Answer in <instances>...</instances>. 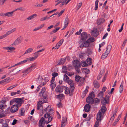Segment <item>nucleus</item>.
Listing matches in <instances>:
<instances>
[{"label": "nucleus", "instance_id": "56", "mask_svg": "<svg viewBox=\"0 0 127 127\" xmlns=\"http://www.w3.org/2000/svg\"><path fill=\"white\" fill-rule=\"evenodd\" d=\"M35 6L36 7H41L43 6V5L41 4L36 3L35 5Z\"/></svg>", "mask_w": 127, "mask_h": 127}, {"label": "nucleus", "instance_id": "52", "mask_svg": "<svg viewBox=\"0 0 127 127\" xmlns=\"http://www.w3.org/2000/svg\"><path fill=\"white\" fill-rule=\"evenodd\" d=\"M87 55V54L86 53H82L81 54H79V57L80 58H83L84 57V56H85Z\"/></svg>", "mask_w": 127, "mask_h": 127}, {"label": "nucleus", "instance_id": "48", "mask_svg": "<svg viewBox=\"0 0 127 127\" xmlns=\"http://www.w3.org/2000/svg\"><path fill=\"white\" fill-rule=\"evenodd\" d=\"M99 101L100 100L97 98H96L94 100V102L95 104H98L99 103Z\"/></svg>", "mask_w": 127, "mask_h": 127}, {"label": "nucleus", "instance_id": "29", "mask_svg": "<svg viewBox=\"0 0 127 127\" xmlns=\"http://www.w3.org/2000/svg\"><path fill=\"white\" fill-rule=\"evenodd\" d=\"M33 50V49L32 48H30L27 49L25 51L24 54H28L32 52Z\"/></svg>", "mask_w": 127, "mask_h": 127}, {"label": "nucleus", "instance_id": "47", "mask_svg": "<svg viewBox=\"0 0 127 127\" xmlns=\"http://www.w3.org/2000/svg\"><path fill=\"white\" fill-rule=\"evenodd\" d=\"M103 93L102 92H101L98 95V97H100L101 98H103Z\"/></svg>", "mask_w": 127, "mask_h": 127}, {"label": "nucleus", "instance_id": "6", "mask_svg": "<svg viewBox=\"0 0 127 127\" xmlns=\"http://www.w3.org/2000/svg\"><path fill=\"white\" fill-rule=\"evenodd\" d=\"M22 38L20 36L17 38L11 45L13 46L17 45L22 42Z\"/></svg>", "mask_w": 127, "mask_h": 127}, {"label": "nucleus", "instance_id": "59", "mask_svg": "<svg viewBox=\"0 0 127 127\" xmlns=\"http://www.w3.org/2000/svg\"><path fill=\"white\" fill-rule=\"evenodd\" d=\"M15 49V48L14 47H8V50L11 51H13Z\"/></svg>", "mask_w": 127, "mask_h": 127}, {"label": "nucleus", "instance_id": "23", "mask_svg": "<svg viewBox=\"0 0 127 127\" xmlns=\"http://www.w3.org/2000/svg\"><path fill=\"white\" fill-rule=\"evenodd\" d=\"M37 16V14H33L29 16L27 18V20H31L35 17Z\"/></svg>", "mask_w": 127, "mask_h": 127}, {"label": "nucleus", "instance_id": "19", "mask_svg": "<svg viewBox=\"0 0 127 127\" xmlns=\"http://www.w3.org/2000/svg\"><path fill=\"white\" fill-rule=\"evenodd\" d=\"M67 83L70 85L71 87V89H72V90H74V84L73 81L72 80H70Z\"/></svg>", "mask_w": 127, "mask_h": 127}, {"label": "nucleus", "instance_id": "27", "mask_svg": "<svg viewBox=\"0 0 127 127\" xmlns=\"http://www.w3.org/2000/svg\"><path fill=\"white\" fill-rule=\"evenodd\" d=\"M64 81L67 83L70 80H69V78L66 74L64 75Z\"/></svg>", "mask_w": 127, "mask_h": 127}, {"label": "nucleus", "instance_id": "17", "mask_svg": "<svg viewBox=\"0 0 127 127\" xmlns=\"http://www.w3.org/2000/svg\"><path fill=\"white\" fill-rule=\"evenodd\" d=\"M69 19L68 18H66L65 20L64 23V27L62 30H63L65 28L68 26L69 22Z\"/></svg>", "mask_w": 127, "mask_h": 127}, {"label": "nucleus", "instance_id": "34", "mask_svg": "<svg viewBox=\"0 0 127 127\" xmlns=\"http://www.w3.org/2000/svg\"><path fill=\"white\" fill-rule=\"evenodd\" d=\"M95 96V95L94 93V92L92 91L89 94V96L88 97L93 99Z\"/></svg>", "mask_w": 127, "mask_h": 127}, {"label": "nucleus", "instance_id": "21", "mask_svg": "<svg viewBox=\"0 0 127 127\" xmlns=\"http://www.w3.org/2000/svg\"><path fill=\"white\" fill-rule=\"evenodd\" d=\"M97 30L95 28H94L93 31L91 32V34L95 37H96L97 35L96 33H97Z\"/></svg>", "mask_w": 127, "mask_h": 127}, {"label": "nucleus", "instance_id": "58", "mask_svg": "<svg viewBox=\"0 0 127 127\" xmlns=\"http://www.w3.org/2000/svg\"><path fill=\"white\" fill-rule=\"evenodd\" d=\"M7 36L6 33L3 35L0 36V40L3 39Z\"/></svg>", "mask_w": 127, "mask_h": 127}, {"label": "nucleus", "instance_id": "43", "mask_svg": "<svg viewBox=\"0 0 127 127\" xmlns=\"http://www.w3.org/2000/svg\"><path fill=\"white\" fill-rule=\"evenodd\" d=\"M81 65L82 66L85 67L88 66L87 64L86 63V61L82 62L81 63L80 65Z\"/></svg>", "mask_w": 127, "mask_h": 127}, {"label": "nucleus", "instance_id": "33", "mask_svg": "<svg viewBox=\"0 0 127 127\" xmlns=\"http://www.w3.org/2000/svg\"><path fill=\"white\" fill-rule=\"evenodd\" d=\"M13 12L12 11L9 12L5 13V16L8 17H12L13 16Z\"/></svg>", "mask_w": 127, "mask_h": 127}, {"label": "nucleus", "instance_id": "40", "mask_svg": "<svg viewBox=\"0 0 127 127\" xmlns=\"http://www.w3.org/2000/svg\"><path fill=\"white\" fill-rule=\"evenodd\" d=\"M4 111L3 110H0V118L4 116Z\"/></svg>", "mask_w": 127, "mask_h": 127}, {"label": "nucleus", "instance_id": "37", "mask_svg": "<svg viewBox=\"0 0 127 127\" xmlns=\"http://www.w3.org/2000/svg\"><path fill=\"white\" fill-rule=\"evenodd\" d=\"M111 45H108L107 47V49L106 51L108 53H109L110 52V50L111 48Z\"/></svg>", "mask_w": 127, "mask_h": 127}, {"label": "nucleus", "instance_id": "25", "mask_svg": "<svg viewBox=\"0 0 127 127\" xmlns=\"http://www.w3.org/2000/svg\"><path fill=\"white\" fill-rule=\"evenodd\" d=\"M117 112V110H116L115 111H114L113 115L111 116L110 120V121L112 122L113 121L115 118V117L116 115Z\"/></svg>", "mask_w": 127, "mask_h": 127}, {"label": "nucleus", "instance_id": "46", "mask_svg": "<svg viewBox=\"0 0 127 127\" xmlns=\"http://www.w3.org/2000/svg\"><path fill=\"white\" fill-rule=\"evenodd\" d=\"M18 10H20L21 11L24 12L26 10L25 8L23 7H20L17 8V9Z\"/></svg>", "mask_w": 127, "mask_h": 127}, {"label": "nucleus", "instance_id": "9", "mask_svg": "<svg viewBox=\"0 0 127 127\" xmlns=\"http://www.w3.org/2000/svg\"><path fill=\"white\" fill-rule=\"evenodd\" d=\"M19 107L16 104L13 105L11 107V111L12 113H14L16 112L18 110Z\"/></svg>", "mask_w": 127, "mask_h": 127}, {"label": "nucleus", "instance_id": "50", "mask_svg": "<svg viewBox=\"0 0 127 127\" xmlns=\"http://www.w3.org/2000/svg\"><path fill=\"white\" fill-rule=\"evenodd\" d=\"M27 119L29 120V121L30 122L31 121H34V119L33 118L32 116H29L28 118Z\"/></svg>", "mask_w": 127, "mask_h": 127}, {"label": "nucleus", "instance_id": "60", "mask_svg": "<svg viewBox=\"0 0 127 127\" xmlns=\"http://www.w3.org/2000/svg\"><path fill=\"white\" fill-rule=\"evenodd\" d=\"M14 102H15L14 98L10 101V105H12L14 103Z\"/></svg>", "mask_w": 127, "mask_h": 127}, {"label": "nucleus", "instance_id": "20", "mask_svg": "<svg viewBox=\"0 0 127 127\" xmlns=\"http://www.w3.org/2000/svg\"><path fill=\"white\" fill-rule=\"evenodd\" d=\"M54 81L55 80H53L52 81V80H51V81L50 86L52 90L54 89L55 87L56 86V83L54 82Z\"/></svg>", "mask_w": 127, "mask_h": 127}, {"label": "nucleus", "instance_id": "63", "mask_svg": "<svg viewBox=\"0 0 127 127\" xmlns=\"http://www.w3.org/2000/svg\"><path fill=\"white\" fill-rule=\"evenodd\" d=\"M60 29V28H57L56 29H54L53 31L55 33L57 32Z\"/></svg>", "mask_w": 127, "mask_h": 127}, {"label": "nucleus", "instance_id": "36", "mask_svg": "<svg viewBox=\"0 0 127 127\" xmlns=\"http://www.w3.org/2000/svg\"><path fill=\"white\" fill-rule=\"evenodd\" d=\"M87 40L90 44V43L93 42L94 41V37H90Z\"/></svg>", "mask_w": 127, "mask_h": 127}, {"label": "nucleus", "instance_id": "7", "mask_svg": "<svg viewBox=\"0 0 127 127\" xmlns=\"http://www.w3.org/2000/svg\"><path fill=\"white\" fill-rule=\"evenodd\" d=\"M23 99V98H14L15 102L18 104H16L17 105L20 107L24 101Z\"/></svg>", "mask_w": 127, "mask_h": 127}, {"label": "nucleus", "instance_id": "16", "mask_svg": "<svg viewBox=\"0 0 127 127\" xmlns=\"http://www.w3.org/2000/svg\"><path fill=\"white\" fill-rule=\"evenodd\" d=\"M91 106L89 104H87L85 106L84 109L85 111L86 112H88L90 110Z\"/></svg>", "mask_w": 127, "mask_h": 127}, {"label": "nucleus", "instance_id": "55", "mask_svg": "<svg viewBox=\"0 0 127 127\" xmlns=\"http://www.w3.org/2000/svg\"><path fill=\"white\" fill-rule=\"evenodd\" d=\"M6 107V105H0V109L1 110L3 109Z\"/></svg>", "mask_w": 127, "mask_h": 127}, {"label": "nucleus", "instance_id": "28", "mask_svg": "<svg viewBox=\"0 0 127 127\" xmlns=\"http://www.w3.org/2000/svg\"><path fill=\"white\" fill-rule=\"evenodd\" d=\"M109 53H107V52L106 51L105 52L103 53L101 57V59H105L107 56L108 54Z\"/></svg>", "mask_w": 127, "mask_h": 127}, {"label": "nucleus", "instance_id": "15", "mask_svg": "<svg viewBox=\"0 0 127 127\" xmlns=\"http://www.w3.org/2000/svg\"><path fill=\"white\" fill-rule=\"evenodd\" d=\"M21 71V70L19 69L16 68L14 69L13 70L11 71V72H14L13 73L10 75V76H13V75H15L19 73Z\"/></svg>", "mask_w": 127, "mask_h": 127}, {"label": "nucleus", "instance_id": "42", "mask_svg": "<svg viewBox=\"0 0 127 127\" xmlns=\"http://www.w3.org/2000/svg\"><path fill=\"white\" fill-rule=\"evenodd\" d=\"M25 112V110L23 108H21L20 111V112L21 116H23Z\"/></svg>", "mask_w": 127, "mask_h": 127}, {"label": "nucleus", "instance_id": "4", "mask_svg": "<svg viewBox=\"0 0 127 127\" xmlns=\"http://www.w3.org/2000/svg\"><path fill=\"white\" fill-rule=\"evenodd\" d=\"M88 34L86 32H83L81 34V38L80 39L79 41V44H80L85 40L86 39L88 38Z\"/></svg>", "mask_w": 127, "mask_h": 127}, {"label": "nucleus", "instance_id": "35", "mask_svg": "<svg viewBox=\"0 0 127 127\" xmlns=\"http://www.w3.org/2000/svg\"><path fill=\"white\" fill-rule=\"evenodd\" d=\"M52 75L53 76V77L52 78V81L55 80V78L56 77L58 76V73H54L52 74Z\"/></svg>", "mask_w": 127, "mask_h": 127}, {"label": "nucleus", "instance_id": "53", "mask_svg": "<svg viewBox=\"0 0 127 127\" xmlns=\"http://www.w3.org/2000/svg\"><path fill=\"white\" fill-rule=\"evenodd\" d=\"M64 95L63 94H60L57 95V97L60 99L64 97Z\"/></svg>", "mask_w": 127, "mask_h": 127}, {"label": "nucleus", "instance_id": "30", "mask_svg": "<svg viewBox=\"0 0 127 127\" xmlns=\"http://www.w3.org/2000/svg\"><path fill=\"white\" fill-rule=\"evenodd\" d=\"M104 72V70H102L100 71L99 75L97 77V79L98 80H99L100 79L102 76V75L103 74Z\"/></svg>", "mask_w": 127, "mask_h": 127}, {"label": "nucleus", "instance_id": "8", "mask_svg": "<svg viewBox=\"0 0 127 127\" xmlns=\"http://www.w3.org/2000/svg\"><path fill=\"white\" fill-rule=\"evenodd\" d=\"M109 96L108 95H106L105 98H103V99H101V103L103 106H104L106 103H107L109 100Z\"/></svg>", "mask_w": 127, "mask_h": 127}, {"label": "nucleus", "instance_id": "14", "mask_svg": "<svg viewBox=\"0 0 127 127\" xmlns=\"http://www.w3.org/2000/svg\"><path fill=\"white\" fill-rule=\"evenodd\" d=\"M45 50V49H42L40 50H39L38 51L35 52L34 53L33 55L34 56V57L35 59H36L39 56V53L41 52H42L43 51Z\"/></svg>", "mask_w": 127, "mask_h": 127}, {"label": "nucleus", "instance_id": "13", "mask_svg": "<svg viewBox=\"0 0 127 127\" xmlns=\"http://www.w3.org/2000/svg\"><path fill=\"white\" fill-rule=\"evenodd\" d=\"M64 86H57L55 89V91L57 93H62L63 91Z\"/></svg>", "mask_w": 127, "mask_h": 127}, {"label": "nucleus", "instance_id": "61", "mask_svg": "<svg viewBox=\"0 0 127 127\" xmlns=\"http://www.w3.org/2000/svg\"><path fill=\"white\" fill-rule=\"evenodd\" d=\"M64 41V40L63 39H62L59 42L57 43L58 44H59V45L60 46L62 44V43Z\"/></svg>", "mask_w": 127, "mask_h": 127}, {"label": "nucleus", "instance_id": "51", "mask_svg": "<svg viewBox=\"0 0 127 127\" xmlns=\"http://www.w3.org/2000/svg\"><path fill=\"white\" fill-rule=\"evenodd\" d=\"M22 73H24L25 74H27L29 73V72L28 71V70L27 68L24 71H23Z\"/></svg>", "mask_w": 127, "mask_h": 127}, {"label": "nucleus", "instance_id": "54", "mask_svg": "<svg viewBox=\"0 0 127 127\" xmlns=\"http://www.w3.org/2000/svg\"><path fill=\"white\" fill-rule=\"evenodd\" d=\"M67 122L66 118L65 117H64L62 119V123H65Z\"/></svg>", "mask_w": 127, "mask_h": 127}, {"label": "nucleus", "instance_id": "64", "mask_svg": "<svg viewBox=\"0 0 127 127\" xmlns=\"http://www.w3.org/2000/svg\"><path fill=\"white\" fill-rule=\"evenodd\" d=\"M17 120L16 119L14 120L12 124L13 125H14L17 122Z\"/></svg>", "mask_w": 127, "mask_h": 127}, {"label": "nucleus", "instance_id": "10", "mask_svg": "<svg viewBox=\"0 0 127 127\" xmlns=\"http://www.w3.org/2000/svg\"><path fill=\"white\" fill-rule=\"evenodd\" d=\"M73 65L76 69L80 67V64L79 62L77 60H74L73 62Z\"/></svg>", "mask_w": 127, "mask_h": 127}, {"label": "nucleus", "instance_id": "1", "mask_svg": "<svg viewBox=\"0 0 127 127\" xmlns=\"http://www.w3.org/2000/svg\"><path fill=\"white\" fill-rule=\"evenodd\" d=\"M46 90L45 87L43 88L39 94V96L40 97L43 102L41 100L39 101L37 104V110L39 111H42V113L44 111L42 104L46 101V99L47 95L46 93L45 92Z\"/></svg>", "mask_w": 127, "mask_h": 127}, {"label": "nucleus", "instance_id": "26", "mask_svg": "<svg viewBox=\"0 0 127 127\" xmlns=\"http://www.w3.org/2000/svg\"><path fill=\"white\" fill-rule=\"evenodd\" d=\"M16 30V29L15 28H14L8 31L6 33L7 36L12 33L15 32Z\"/></svg>", "mask_w": 127, "mask_h": 127}, {"label": "nucleus", "instance_id": "31", "mask_svg": "<svg viewBox=\"0 0 127 127\" xmlns=\"http://www.w3.org/2000/svg\"><path fill=\"white\" fill-rule=\"evenodd\" d=\"M27 59L26 60H24L22 61H21L18 63L15 64V65H16L17 66L18 65H21L22 64H23L27 62Z\"/></svg>", "mask_w": 127, "mask_h": 127}, {"label": "nucleus", "instance_id": "12", "mask_svg": "<svg viewBox=\"0 0 127 127\" xmlns=\"http://www.w3.org/2000/svg\"><path fill=\"white\" fill-rule=\"evenodd\" d=\"M81 43L82 44L80 46V47H88L90 44L87 40H84L83 42H82Z\"/></svg>", "mask_w": 127, "mask_h": 127}, {"label": "nucleus", "instance_id": "18", "mask_svg": "<svg viewBox=\"0 0 127 127\" xmlns=\"http://www.w3.org/2000/svg\"><path fill=\"white\" fill-rule=\"evenodd\" d=\"M86 102L87 103L90 104H92L94 102V99L88 97L87 98Z\"/></svg>", "mask_w": 127, "mask_h": 127}, {"label": "nucleus", "instance_id": "24", "mask_svg": "<svg viewBox=\"0 0 127 127\" xmlns=\"http://www.w3.org/2000/svg\"><path fill=\"white\" fill-rule=\"evenodd\" d=\"M93 83L94 87L95 88H98L99 87V84L97 81H94Z\"/></svg>", "mask_w": 127, "mask_h": 127}, {"label": "nucleus", "instance_id": "22", "mask_svg": "<svg viewBox=\"0 0 127 127\" xmlns=\"http://www.w3.org/2000/svg\"><path fill=\"white\" fill-rule=\"evenodd\" d=\"M65 58H62L60 60V61L58 63V65H62L65 62Z\"/></svg>", "mask_w": 127, "mask_h": 127}, {"label": "nucleus", "instance_id": "45", "mask_svg": "<svg viewBox=\"0 0 127 127\" xmlns=\"http://www.w3.org/2000/svg\"><path fill=\"white\" fill-rule=\"evenodd\" d=\"M124 89L123 85L122 83L120 86V93H122Z\"/></svg>", "mask_w": 127, "mask_h": 127}, {"label": "nucleus", "instance_id": "62", "mask_svg": "<svg viewBox=\"0 0 127 127\" xmlns=\"http://www.w3.org/2000/svg\"><path fill=\"white\" fill-rule=\"evenodd\" d=\"M64 10H63L60 12L58 14V17H60L62 14L64 12Z\"/></svg>", "mask_w": 127, "mask_h": 127}, {"label": "nucleus", "instance_id": "41", "mask_svg": "<svg viewBox=\"0 0 127 127\" xmlns=\"http://www.w3.org/2000/svg\"><path fill=\"white\" fill-rule=\"evenodd\" d=\"M99 1L98 0H96L95 2V10H96L98 8V3Z\"/></svg>", "mask_w": 127, "mask_h": 127}, {"label": "nucleus", "instance_id": "5", "mask_svg": "<svg viewBox=\"0 0 127 127\" xmlns=\"http://www.w3.org/2000/svg\"><path fill=\"white\" fill-rule=\"evenodd\" d=\"M64 90L65 91L64 93L65 94H69L70 96H72L73 94V90H69L68 88L64 86Z\"/></svg>", "mask_w": 127, "mask_h": 127}, {"label": "nucleus", "instance_id": "57", "mask_svg": "<svg viewBox=\"0 0 127 127\" xmlns=\"http://www.w3.org/2000/svg\"><path fill=\"white\" fill-rule=\"evenodd\" d=\"M59 44H58V43L54 47L55 49H57L59 48V47L60 46Z\"/></svg>", "mask_w": 127, "mask_h": 127}, {"label": "nucleus", "instance_id": "3", "mask_svg": "<svg viewBox=\"0 0 127 127\" xmlns=\"http://www.w3.org/2000/svg\"><path fill=\"white\" fill-rule=\"evenodd\" d=\"M106 107L103 106L102 107L98 113L97 114L96 119L97 121L95 122V127H98L99 124V122L102 119L101 117L104 115V113L106 110Z\"/></svg>", "mask_w": 127, "mask_h": 127}, {"label": "nucleus", "instance_id": "38", "mask_svg": "<svg viewBox=\"0 0 127 127\" xmlns=\"http://www.w3.org/2000/svg\"><path fill=\"white\" fill-rule=\"evenodd\" d=\"M36 64L35 63H33L31 65L30 67L32 70H33L36 67Z\"/></svg>", "mask_w": 127, "mask_h": 127}, {"label": "nucleus", "instance_id": "44", "mask_svg": "<svg viewBox=\"0 0 127 127\" xmlns=\"http://www.w3.org/2000/svg\"><path fill=\"white\" fill-rule=\"evenodd\" d=\"M81 77L78 75H76L75 77V80L76 81L78 82L79 81Z\"/></svg>", "mask_w": 127, "mask_h": 127}, {"label": "nucleus", "instance_id": "39", "mask_svg": "<svg viewBox=\"0 0 127 127\" xmlns=\"http://www.w3.org/2000/svg\"><path fill=\"white\" fill-rule=\"evenodd\" d=\"M89 88V87L88 86H86V88L85 89L84 91V92L83 93V95L84 96H85L86 94V93H87L88 90Z\"/></svg>", "mask_w": 127, "mask_h": 127}, {"label": "nucleus", "instance_id": "2", "mask_svg": "<svg viewBox=\"0 0 127 127\" xmlns=\"http://www.w3.org/2000/svg\"><path fill=\"white\" fill-rule=\"evenodd\" d=\"M42 113L43 114L45 113L44 116V117L45 118H48L47 124H48L53 119V117L52 115L54 114L53 110L51 108V106L48 105L44 109Z\"/></svg>", "mask_w": 127, "mask_h": 127}, {"label": "nucleus", "instance_id": "49", "mask_svg": "<svg viewBox=\"0 0 127 127\" xmlns=\"http://www.w3.org/2000/svg\"><path fill=\"white\" fill-rule=\"evenodd\" d=\"M27 61L29 60L30 61H32L35 60L36 59L34 58L33 57H30L29 58L27 59Z\"/></svg>", "mask_w": 127, "mask_h": 127}, {"label": "nucleus", "instance_id": "32", "mask_svg": "<svg viewBox=\"0 0 127 127\" xmlns=\"http://www.w3.org/2000/svg\"><path fill=\"white\" fill-rule=\"evenodd\" d=\"M91 59L90 58H88L85 61L87 65H89L91 63Z\"/></svg>", "mask_w": 127, "mask_h": 127}, {"label": "nucleus", "instance_id": "11", "mask_svg": "<svg viewBox=\"0 0 127 127\" xmlns=\"http://www.w3.org/2000/svg\"><path fill=\"white\" fill-rule=\"evenodd\" d=\"M44 118L43 117H42L39 121L38 125L39 127H44L45 124V122H44Z\"/></svg>", "mask_w": 127, "mask_h": 127}]
</instances>
